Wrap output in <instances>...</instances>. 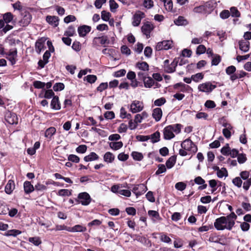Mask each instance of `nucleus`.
<instances>
[{"label":"nucleus","instance_id":"nucleus-1","mask_svg":"<svg viewBox=\"0 0 251 251\" xmlns=\"http://www.w3.org/2000/svg\"><path fill=\"white\" fill-rule=\"evenodd\" d=\"M182 126L177 124L167 126L164 128L163 136L165 140H170L175 137V133L178 134L180 132Z\"/></svg>","mask_w":251,"mask_h":251},{"label":"nucleus","instance_id":"nucleus-2","mask_svg":"<svg viewBox=\"0 0 251 251\" xmlns=\"http://www.w3.org/2000/svg\"><path fill=\"white\" fill-rule=\"evenodd\" d=\"M215 227L218 230H223L225 229L230 230L232 227L228 226V221L225 216H222L216 219L214 224Z\"/></svg>","mask_w":251,"mask_h":251},{"label":"nucleus","instance_id":"nucleus-3","mask_svg":"<svg viewBox=\"0 0 251 251\" xmlns=\"http://www.w3.org/2000/svg\"><path fill=\"white\" fill-rule=\"evenodd\" d=\"M181 147L182 149L193 153H195L198 150L197 146L189 138L181 143Z\"/></svg>","mask_w":251,"mask_h":251},{"label":"nucleus","instance_id":"nucleus-4","mask_svg":"<svg viewBox=\"0 0 251 251\" xmlns=\"http://www.w3.org/2000/svg\"><path fill=\"white\" fill-rule=\"evenodd\" d=\"M77 198L78 200H76V201L83 205H88L91 201L89 194L86 192L79 193Z\"/></svg>","mask_w":251,"mask_h":251},{"label":"nucleus","instance_id":"nucleus-5","mask_svg":"<svg viewBox=\"0 0 251 251\" xmlns=\"http://www.w3.org/2000/svg\"><path fill=\"white\" fill-rule=\"evenodd\" d=\"M216 87L210 82L200 84L198 87V90L202 92L209 93Z\"/></svg>","mask_w":251,"mask_h":251},{"label":"nucleus","instance_id":"nucleus-6","mask_svg":"<svg viewBox=\"0 0 251 251\" xmlns=\"http://www.w3.org/2000/svg\"><path fill=\"white\" fill-rule=\"evenodd\" d=\"M153 28V25L151 22H147L142 26L141 31L142 33L146 35V38L148 39L151 37V32Z\"/></svg>","mask_w":251,"mask_h":251},{"label":"nucleus","instance_id":"nucleus-7","mask_svg":"<svg viewBox=\"0 0 251 251\" xmlns=\"http://www.w3.org/2000/svg\"><path fill=\"white\" fill-rule=\"evenodd\" d=\"M145 17V14L141 11H137L133 16L132 25L133 26H138L142 19Z\"/></svg>","mask_w":251,"mask_h":251},{"label":"nucleus","instance_id":"nucleus-8","mask_svg":"<svg viewBox=\"0 0 251 251\" xmlns=\"http://www.w3.org/2000/svg\"><path fill=\"white\" fill-rule=\"evenodd\" d=\"M22 19L19 21V24L21 26H27L31 21L32 16L31 14L27 11H25L22 14Z\"/></svg>","mask_w":251,"mask_h":251},{"label":"nucleus","instance_id":"nucleus-9","mask_svg":"<svg viewBox=\"0 0 251 251\" xmlns=\"http://www.w3.org/2000/svg\"><path fill=\"white\" fill-rule=\"evenodd\" d=\"M144 105L142 102L139 100H134L132 102L130 106L131 112L133 113L140 112L143 110Z\"/></svg>","mask_w":251,"mask_h":251},{"label":"nucleus","instance_id":"nucleus-10","mask_svg":"<svg viewBox=\"0 0 251 251\" xmlns=\"http://www.w3.org/2000/svg\"><path fill=\"white\" fill-rule=\"evenodd\" d=\"M172 41H163L157 43L155 47V49L157 50H167L171 49L172 47Z\"/></svg>","mask_w":251,"mask_h":251},{"label":"nucleus","instance_id":"nucleus-11","mask_svg":"<svg viewBox=\"0 0 251 251\" xmlns=\"http://www.w3.org/2000/svg\"><path fill=\"white\" fill-rule=\"evenodd\" d=\"M147 190V187L144 184H139L135 185L132 191L133 193L136 195V197H138L145 193Z\"/></svg>","mask_w":251,"mask_h":251},{"label":"nucleus","instance_id":"nucleus-12","mask_svg":"<svg viewBox=\"0 0 251 251\" xmlns=\"http://www.w3.org/2000/svg\"><path fill=\"white\" fill-rule=\"evenodd\" d=\"M5 120L10 125L17 124L18 122V119L16 114L10 111L6 112Z\"/></svg>","mask_w":251,"mask_h":251},{"label":"nucleus","instance_id":"nucleus-13","mask_svg":"<svg viewBox=\"0 0 251 251\" xmlns=\"http://www.w3.org/2000/svg\"><path fill=\"white\" fill-rule=\"evenodd\" d=\"M174 88L182 92L191 93L193 89L189 85L183 83H178L174 85Z\"/></svg>","mask_w":251,"mask_h":251},{"label":"nucleus","instance_id":"nucleus-14","mask_svg":"<svg viewBox=\"0 0 251 251\" xmlns=\"http://www.w3.org/2000/svg\"><path fill=\"white\" fill-rule=\"evenodd\" d=\"M109 40L107 36H102L100 37H95L93 40V44L95 45H102L109 44Z\"/></svg>","mask_w":251,"mask_h":251},{"label":"nucleus","instance_id":"nucleus-15","mask_svg":"<svg viewBox=\"0 0 251 251\" xmlns=\"http://www.w3.org/2000/svg\"><path fill=\"white\" fill-rule=\"evenodd\" d=\"M144 79V86L147 88H151L152 86H154V88H157L160 86L157 82H155L154 80L150 77H145L143 76Z\"/></svg>","mask_w":251,"mask_h":251},{"label":"nucleus","instance_id":"nucleus-16","mask_svg":"<svg viewBox=\"0 0 251 251\" xmlns=\"http://www.w3.org/2000/svg\"><path fill=\"white\" fill-rule=\"evenodd\" d=\"M47 44L49 47V50H47L43 55V60H44V62H43L42 61V60H40L38 61V63H48V59H49V58L50 56V51H53L54 50V49H53V47L52 46L51 43L50 42L48 41Z\"/></svg>","mask_w":251,"mask_h":251},{"label":"nucleus","instance_id":"nucleus-17","mask_svg":"<svg viewBox=\"0 0 251 251\" xmlns=\"http://www.w3.org/2000/svg\"><path fill=\"white\" fill-rule=\"evenodd\" d=\"M192 51L190 50L185 49H184L182 52L181 54L180 55V58H178L177 60L176 58H175L172 63H186L185 61H183V59L181 58L182 57H189L191 56Z\"/></svg>","mask_w":251,"mask_h":251},{"label":"nucleus","instance_id":"nucleus-18","mask_svg":"<svg viewBox=\"0 0 251 251\" xmlns=\"http://www.w3.org/2000/svg\"><path fill=\"white\" fill-rule=\"evenodd\" d=\"M91 26L83 25L78 27L77 31L80 37H84L91 31Z\"/></svg>","mask_w":251,"mask_h":251},{"label":"nucleus","instance_id":"nucleus-19","mask_svg":"<svg viewBox=\"0 0 251 251\" xmlns=\"http://www.w3.org/2000/svg\"><path fill=\"white\" fill-rule=\"evenodd\" d=\"M59 18L55 16H47L46 17V21L50 25L53 27H56L59 24Z\"/></svg>","mask_w":251,"mask_h":251},{"label":"nucleus","instance_id":"nucleus-20","mask_svg":"<svg viewBox=\"0 0 251 251\" xmlns=\"http://www.w3.org/2000/svg\"><path fill=\"white\" fill-rule=\"evenodd\" d=\"M45 40L43 38L38 39L35 43V50L38 53L44 49Z\"/></svg>","mask_w":251,"mask_h":251},{"label":"nucleus","instance_id":"nucleus-21","mask_svg":"<svg viewBox=\"0 0 251 251\" xmlns=\"http://www.w3.org/2000/svg\"><path fill=\"white\" fill-rule=\"evenodd\" d=\"M148 215L151 219L153 223H156L157 221H160L161 218L160 217L159 213L155 210H149Z\"/></svg>","mask_w":251,"mask_h":251},{"label":"nucleus","instance_id":"nucleus-22","mask_svg":"<svg viewBox=\"0 0 251 251\" xmlns=\"http://www.w3.org/2000/svg\"><path fill=\"white\" fill-rule=\"evenodd\" d=\"M17 54V52L16 49L12 50L6 54V57L11 63H15Z\"/></svg>","mask_w":251,"mask_h":251},{"label":"nucleus","instance_id":"nucleus-23","mask_svg":"<svg viewBox=\"0 0 251 251\" xmlns=\"http://www.w3.org/2000/svg\"><path fill=\"white\" fill-rule=\"evenodd\" d=\"M152 117L156 122H158L162 116V111L160 108H156L153 110L152 113Z\"/></svg>","mask_w":251,"mask_h":251},{"label":"nucleus","instance_id":"nucleus-24","mask_svg":"<svg viewBox=\"0 0 251 251\" xmlns=\"http://www.w3.org/2000/svg\"><path fill=\"white\" fill-rule=\"evenodd\" d=\"M15 189V183L13 180H9L5 187V192L7 194L12 193Z\"/></svg>","mask_w":251,"mask_h":251},{"label":"nucleus","instance_id":"nucleus-25","mask_svg":"<svg viewBox=\"0 0 251 251\" xmlns=\"http://www.w3.org/2000/svg\"><path fill=\"white\" fill-rule=\"evenodd\" d=\"M67 230L69 232H84L86 230V228L79 225H75L73 227H68Z\"/></svg>","mask_w":251,"mask_h":251},{"label":"nucleus","instance_id":"nucleus-26","mask_svg":"<svg viewBox=\"0 0 251 251\" xmlns=\"http://www.w3.org/2000/svg\"><path fill=\"white\" fill-rule=\"evenodd\" d=\"M226 218L228 221V226L233 227L235 225V220L237 218V216L234 212H231L229 215L226 216Z\"/></svg>","mask_w":251,"mask_h":251},{"label":"nucleus","instance_id":"nucleus-27","mask_svg":"<svg viewBox=\"0 0 251 251\" xmlns=\"http://www.w3.org/2000/svg\"><path fill=\"white\" fill-rule=\"evenodd\" d=\"M239 48L244 52H247L249 50L250 42L246 40H241L239 42Z\"/></svg>","mask_w":251,"mask_h":251},{"label":"nucleus","instance_id":"nucleus-28","mask_svg":"<svg viewBox=\"0 0 251 251\" xmlns=\"http://www.w3.org/2000/svg\"><path fill=\"white\" fill-rule=\"evenodd\" d=\"M51 107L55 110H59L61 108L59 101V98L57 96H54L50 103Z\"/></svg>","mask_w":251,"mask_h":251},{"label":"nucleus","instance_id":"nucleus-29","mask_svg":"<svg viewBox=\"0 0 251 251\" xmlns=\"http://www.w3.org/2000/svg\"><path fill=\"white\" fill-rule=\"evenodd\" d=\"M24 188L25 192L26 194H29L33 192L34 190V187L31 184L30 182L25 181L24 183Z\"/></svg>","mask_w":251,"mask_h":251},{"label":"nucleus","instance_id":"nucleus-30","mask_svg":"<svg viewBox=\"0 0 251 251\" xmlns=\"http://www.w3.org/2000/svg\"><path fill=\"white\" fill-rule=\"evenodd\" d=\"M2 20L6 24L12 22L14 16L11 12H6L2 15Z\"/></svg>","mask_w":251,"mask_h":251},{"label":"nucleus","instance_id":"nucleus-31","mask_svg":"<svg viewBox=\"0 0 251 251\" xmlns=\"http://www.w3.org/2000/svg\"><path fill=\"white\" fill-rule=\"evenodd\" d=\"M177 64H164V70L168 73L175 72Z\"/></svg>","mask_w":251,"mask_h":251},{"label":"nucleus","instance_id":"nucleus-32","mask_svg":"<svg viewBox=\"0 0 251 251\" xmlns=\"http://www.w3.org/2000/svg\"><path fill=\"white\" fill-rule=\"evenodd\" d=\"M208 5V2H207L205 5L197 6L193 9V11L195 13H205Z\"/></svg>","mask_w":251,"mask_h":251},{"label":"nucleus","instance_id":"nucleus-33","mask_svg":"<svg viewBox=\"0 0 251 251\" xmlns=\"http://www.w3.org/2000/svg\"><path fill=\"white\" fill-rule=\"evenodd\" d=\"M115 159L113 154L110 152H106L103 156V160L105 162L110 163H112Z\"/></svg>","mask_w":251,"mask_h":251},{"label":"nucleus","instance_id":"nucleus-34","mask_svg":"<svg viewBox=\"0 0 251 251\" xmlns=\"http://www.w3.org/2000/svg\"><path fill=\"white\" fill-rule=\"evenodd\" d=\"M56 131L55 127H50L46 130L45 136L46 138L51 140L52 136L55 133Z\"/></svg>","mask_w":251,"mask_h":251},{"label":"nucleus","instance_id":"nucleus-35","mask_svg":"<svg viewBox=\"0 0 251 251\" xmlns=\"http://www.w3.org/2000/svg\"><path fill=\"white\" fill-rule=\"evenodd\" d=\"M174 23L177 25H185L188 24V22L184 17L180 16L174 20Z\"/></svg>","mask_w":251,"mask_h":251},{"label":"nucleus","instance_id":"nucleus-36","mask_svg":"<svg viewBox=\"0 0 251 251\" xmlns=\"http://www.w3.org/2000/svg\"><path fill=\"white\" fill-rule=\"evenodd\" d=\"M99 156L94 152H91L89 155L85 156L84 160L86 162L92 161L97 160Z\"/></svg>","mask_w":251,"mask_h":251},{"label":"nucleus","instance_id":"nucleus-37","mask_svg":"<svg viewBox=\"0 0 251 251\" xmlns=\"http://www.w3.org/2000/svg\"><path fill=\"white\" fill-rule=\"evenodd\" d=\"M176 157L175 156H171L166 161V165L168 169L172 168L176 164Z\"/></svg>","mask_w":251,"mask_h":251},{"label":"nucleus","instance_id":"nucleus-38","mask_svg":"<svg viewBox=\"0 0 251 251\" xmlns=\"http://www.w3.org/2000/svg\"><path fill=\"white\" fill-rule=\"evenodd\" d=\"M164 3L165 9L168 11H171L173 10V2L172 0H160Z\"/></svg>","mask_w":251,"mask_h":251},{"label":"nucleus","instance_id":"nucleus-39","mask_svg":"<svg viewBox=\"0 0 251 251\" xmlns=\"http://www.w3.org/2000/svg\"><path fill=\"white\" fill-rule=\"evenodd\" d=\"M123 144L121 141L116 142H111L109 144V146L110 148L114 150H118L121 148L123 146Z\"/></svg>","mask_w":251,"mask_h":251},{"label":"nucleus","instance_id":"nucleus-40","mask_svg":"<svg viewBox=\"0 0 251 251\" xmlns=\"http://www.w3.org/2000/svg\"><path fill=\"white\" fill-rule=\"evenodd\" d=\"M160 134L159 131H156L150 136V139L153 143L158 142L160 140Z\"/></svg>","mask_w":251,"mask_h":251},{"label":"nucleus","instance_id":"nucleus-41","mask_svg":"<svg viewBox=\"0 0 251 251\" xmlns=\"http://www.w3.org/2000/svg\"><path fill=\"white\" fill-rule=\"evenodd\" d=\"M75 33V28L73 26H70L64 33V35L71 37L73 36Z\"/></svg>","mask_w":251,"mask_h":251},{"label":"nucleus","instance_id":"nucleus-42","mask_svg":"<svg viewBox=\"0 0 251 251\" xmlns=\"http://www.w3.org/2000/svg\"><path fill=\"white\" fill-rule=\"evenodd\" d=\"M203 76L204 75L202 73H199L192 75V79L194 81L198 82L203 78Z\"/></svg>","mask_w":251,"mask_h":251},{"label":"nucleus","instance_id":"nucleus-43","mask_svg":"<svg viewBox=\"0 0 251 251\" xmlns=\"http://www.w3.org/2000/svg\"><path fill=\"white\" fill-rule=\"evenodd\" d=\"M131 156H132L133 159L137 161H141L143 158V155L142 153L133 151L131 153Z\"/></svg>","mask_w":251,"mask_h":251},{"label":"nucleus","instance_id":"nucleus-44","mask_svg":"<svg viewBox=\"0 0 251 251\" xmlns=\"http://www.w3.org/2000/svg\"><path fill=\"white\" fill-rule=\"evenodd\" d=\"M28 241L35 246H39L42 242L39 237H30L28 239Z\"/></svg>","mask_w":251,"mask_h":251},{"label":"nucleus","instance_id":"nucleus-45","mask_svg":"<svg viewBox=\"0 0 251 251\" xmlns=\"http://www.w3.org/2000/svg\"><path fill=\"white\" fill-rule=\"evenodd\" d=\"M109 7L112 12H115L118 7V4L115 0H109Z\"/></svg>","mask_w":251,"mask_h":251},{"label":"nucleus","instance_id":"nucleus-46","mask_svg":"<svg viewBox=\"0 0 251 251\" xmlns=\"http://www.w3.org/2000/svg\"><path fill=\"white\" fill-rule=\"evenodd\" d=\"M217 175L219 178H222L224 176L226 177L228 176L227 171L226 168H222L217 172Z\"/></svg>","mask_w":251,"mask_h":251},{"label":"nucleus","instance_id":"nucleus-47","mask_svg":"<svg viewBox=\"0 0 251 251\" xmlns=\"http://www.w3.org/2000/svg\"><path fill=\"white\" fill-rule=\"evenodd\" d=\"M97 79L96 75H88L84 77V80H86L88 82L92 84L94 83Z\"/></svg>","mask_w":251,"mask_h":251},{"label":"nucleus","instance_id":"nucleus-48","mask_svg":"<svg viewBox=\"0 0 251 251\" xmlns=\"http://www.w3.org/2000/svg\"><path fill=\"white\" fill-rule=\"evenodd\" d=\"M101 19L104 21H108L111 17V14L109 12L103 10L101 13Z\"/></svg>","mask_w":251,"mask_h":251},{"label":"nucleus","instance_id":"nucleus-49","mask_svg":"<svg viewBox=\"0 0 251 251\" xmlns=\"http://www.w3.org/2000/svg\"><path fill=\"white\" fill-rule=\"evenodd\" d=\"M143 5L146 8L151 9L154 5L153 1L152 0H144Z\"/></svg>","mask_w":251,"mask_h":251},{"label":"nucleus","instance_id":"nucleus-50","mask_svg":"<svg viewBox=\"0 0 251 251\" xmlns=\"http://www.w3.org/2000/svg\"><path fill=\"white\" fill-rule=\"evenodd\" d=\"M71 194V192L68 189H61L57 193V195L60 196H69Z\"/></svg>","mask_w":251,"mask_h":251},{"label":"nucleus","instance_id":"nucleus-51","mask_svg":"<svg viewBox=\"0 0 251 251\" xmlns=\"http://www.w3.org/2000/svg\"><path fill=\"white\" fill-rule=\"evenodd\" d=\"M230 11L232 17H239L240 13L235 7H232L230 9Z\"/></svg>","mask_w":251,"mask_h":251},{"label":"nucleus","instance_id":"nucleus-52","mask_svg":"<svg viewBox=\"0 0 251 251\" xmlns=\"http://www.w3.org/2000/svg\"><path fill=\"white\" fill-rule=\"evenodd\" d=\"M206 50V47L203 45H200L197 48L196 53L197 54L200 55L205 53Z\"/></svg>","mask_w":251,"mask_h":251},{"label":"nucleus","instance_id":"nucleus-53","mask_svg":"<svg viewBox=\"0 0 251 251\" xmlns=\"http://www.w3.org/2000/svg\"><path fill=\"white\" fill-rule=\"evenodd\" d=\"M158 168V170L155 172L156 175L165 173L166 171V168L164 164H159Z\"/></svg>","mask_w":251,"mask_h":251},{"label":"nucleus","instance_id":"nucleus-54","mask_svg":"<svg viewBox=\"0 0 251 251\" xmlns=\"http://www.w3.org/2000/svg\"><path fill=\"white\" fill-rule=\"evenodd\" d=\"M65 86L63 83H56L53 87V89L55 91H61L64 89Z\"/></svg>","mask_w":251,"mask_h":251},{"label":"nucleus","instance_id":"nucleus-55","mask_svg":"<svg viewBox=\"0 0 251 251\" xmlns=\"http://www.w3.org/2000/svg\"><path fill=\"white\" fill-rule=\"evenodd\" d=\"M230 148L229 145L227 144L225 146L223 147L221 150V153L224 155H229Z\"/></svg>","mask_w":251,"mask_h":251},{"label":"nucleus","instance_id":"nucleus-56","mask_svg":"<svg viewBox=\"0 0 251 251\" xmlns=\"http://www.w3.org/2000/svg\"><path fill=\"white\" fill-rule=\"evenodd\" d=\"M45 83L41 82L40 81H35L33 82V86L35 88L37 89H42L44 88L45 86Z\"/></svg>","mask_w":251,"mask_h":251},{"label":"nucleus","instance_id":"nucleus-57","mask_svg":"<svg viewBox=\"0 0 251 251\" xmlns=\"http://www.w3.org/2000/svg\"><path fill=\"white\" fill-rule=\"evenodd\" d=\"M238 162L240 164H243L247 161V157L245 154H239L237 157Z\"/></svg>","mask_w":251,"mask_h":251},{"label":"nucleus","instance_id":"nucleus-58","mask_svg":"<svg viewBox=\"0 0 251 251\" xmlns=\"http://www.w3.org/2000/svg\"><path fill=\"white\" fill-rule=\"evenodd\" d=\"M209 186L212 188V193H214L217 189V181L215 179H211L209 181Z\"/></svg>","mask_w":251,"mask_h":251},{"label":"nucleus","instance_id":"nucleus-59","mask_svg":"<svg viewBox=\"0 0 251 251\" xmlns=\"http://www.w3.org/2000/svg\"><path fill=\"white\" fill-rule=\"evenodd\" d=\"M21 233V231L19 230L12 229L8 230L6 235L8 236H16Z\"/></svg>","mask_w":251,"mask_h":251},{"label":"nucleus","instance_id":"nucleus-60","mask_svg":"<svg viewBox=\"0 0 251 251\" xmlns=\"http://www.w3.org/2000/svg\"><path fill=\"white\" fill-rule=\"evenodd\" d=\"M186 184L182 182H179L176 184L175 187L179 191H183L186 188Z\"/></svg>","mask_w":251,"mask_h":251},{"label":"nucleus","instance_id":"nucleus-61","mask_svg":"<svg viewBox=\"0 0 251 251\" xmlns=\"http://www.w3.org/2000/svg\"><path fill=\"white\" fill-rule=\"evenodd\" d=\"M230 16V12L227 10H223L220 14V17L223 19L228 18Z\"/></svg>","mask_w":251,"mask_h":251},{"label":"nucleus","instance_id":"nucleus-62","mask_svg":"<svg viewBox=\"0 0 251 251\" xmlns=\"http://www.w3.org/2000/svg\"><path fill=\"white\" fill-rule=\"evenodd\" d=\"M232 129H228V128H224L223 129V134L224 136L226 138V139H229L231 137V130Z\"/></svg>","mask_w":251,"mask_h":251},{"label":"nucleus","instance_id":"nucleus-63","mask_svg":"<svg viewBox=\"0 0 251 251\" xmlns=\"http://www.w3.org/2000/svg\"><path fill=\"white\" fill-rule=\"evenodd\" d=\"M232 183L238 187H241L242 181L239 177H236L232 180Z\"/></svg>","mask_w":251,"mask_h":251},{"label":"nucleus","instance_id":"nucleus-64","mask_svg":"<svg viewBox=\"0 0 251 251\" xmlns=\"http://www.w3.org/2000/svg\"><path fill=\"white\" fill-rule=\"evenodd\" d=\"M86 150L87 146L85 145H80L76 149V152L80 153H83L85 152Z\"/></svg>","mask_w":251,"mask_h":251}]
</instances>
